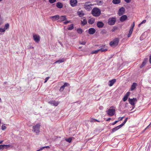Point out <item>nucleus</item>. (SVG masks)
Returning <instances> with one entry per match:
<instances>
[{
  "label": "nucleus",
  "instance_id": "obj_64",
  "mask_svg": "<svg viewBox=\"0 0 151 151\" xmlns=\"http://www.w3.org/2000/svg\"><path fill=\"white\" fill-rule=\"evenodd\" d=\"M2 0H0V2Z\"/></svg>",
  "mask_w": 151,
  "mask_h": 151
},
{
  "label": "nucleus",
  "instance_id": "obj_43",
  "mask_svg": "<svg viewBox=\"0 0 151 151\" xmlns=\"http://www.w3.org/2000/svg\"><path fill=\"white\" fill-rule=\"evenodd\" d=\"M90 121L91 122H99V121L98 120H97L95 119H92Z\"/></svg>",
  "mask_w": 151,
  "mask_h": 151
},
{
  "label": "nucleus",
  "instance_id": "obj_10",
  "mask_svg": "<svg viewBox=\"0 0 151 151\" xmlns=\"http://www.w3.org/2000/svg\"><path fill=\"white\" fill-rule=\"evenodd\" d=\"M77 3V0H70V3L72 7H75L76 6Z\"/></svg>",
  "mask_w": 151,
  "mask_h": 151
},
{
  "label": "nucleus",
  "instance_id": "obj_60",
  "mask_svg": "<svg viewBox=\"0 0 151 151\" xmlns=\"http://www.w3.org/2000/svg\"><path fill=\"white\" fill-rule=\"evenodd\" d=\"M142 24H141V23L139 25V26Z\"/></svg>",
  "mask_w": 151,
  "mask_h": 151
},
{
  "label": "nucleus",
  "instance_id": "obj_59",
  "mask_svg": "<svg viewBox=\"0 0 151 151\" xmlns=\"http://www.w3.org/2000/svg\"><path fill=\"white\" fill-rule=\"evenodd\" d=\"M40 150H40V149H39V150H37L36 151H40Z\"/></svg>",
  "mask_w": 151,
  "mask_h": 151
},
{
  "label": "nucleus",
  "instance_id": "obj_45",
  "mask_svg": "<svg viewBox=\"0 0 151 151\" xmlns=\"http://www.w3.org/2000/svg\"><path fill=\"white\" fill-rule=\"evenodd\" d=\"M117 28V27H114L112 29V32H114V31L116 30Z\"/></svg>",
  "mask_w": 151,
  "mask_h": 151
},
{
  "label": "nucleus",
  "instance_id": "obj_18",
  "mask_svg": "<svg viewBox=\"0 0 151 151\" xmlns=\"http://www.w3.org/2000/svg\"><path fill=\"white\" fill-rule=\"evenodd\" d=\"M97 26L98 28H102L104 26V24L102 22L99 21L97 23Z\"/></svg>",
  "mask_w": 151,
  "mask_h": 151
},
{
  "label": "nucleus",
  "instance_id": "obj_28",
  "mask_svg": "<svg viewBox=\"0 0 151 151\" xmlns=\"http://www.w3.org/2000/svg\"><path fill=\"white\" fill-rule=\"evenodd\" d=\"M87 23V20L86 19H84L83 20V21H81V24L83 25H84L86 24Z\"/></svg>",
  "mask_w": 151,
  "mask_h": 151
},
{
  "label": "nucleus",
  "instance_id": "obj_55",
  "mask_svg": "<svg viewBox=\"0 0 151 151\" xmlns=\"http://www.w3.org/2000/svg\"><path fill=\"white\" fill-rule=\"evenodd\" d=\"M44 147H45V148H49V149L50 148V147L48 146H44Z\"/></svg>",
  "mask_w": 151,
  "mask_h": 151
},
{
  "label": "nucleus",
  "instance_id": "obj_52",
  "mask_svg": "<svg viewBox=\"0 0 151 151\" xmlns=\"http://www.w3.org/2000/svg\"><path fill=\"white\" fill-rule=\"evenodd\" d=\"M146 20L145 19L144 20H143L141 23V24H143V23H145L146 22Z\"/></svg>",
  "mask_w": 151,
  "mask_h": 151
},
{
  "label": "nucleus",
  "instance_id": "obj_29",
  "mask_svg": "<svg viewBox=\"0 0 151 151\" xmlns=\"http://www.w3.org/2000/svg\"><path fill=\"white\" fill-rule=\"evenodd\" d=\"M77 32L78 33L81 34L83 32V30L81 28H78L77 30Z\"/></svg>",
  "mask_w": 151,
  "mask_h": 151
},
{
  "label": "nucleus",
  "instance_id": "obj_5",
  "mask_svg": "<svg viewBox=\"0 0 151 151\" xmlns=\"http://www.w3.org/2000/svg\"><path fill=\"white\" fill-rule=\"evenodd\" d=\"M116 18L112 17L108 19V23L109 24L112 25H114L116 22Z\"/></svg>",
  "mask_w": 151,
  "mask_h": 151
},
{
  "label": "nucleus",
  "instance_id": "obj_53",
  "mask_svg": "<svg viewBox=\"0 0 151 151\" xmlns=\"http://www.w3.org/2000/svg\"><path fill=\"white\" fill-rule=\"evenodd\" d=\"M151 124V122L149 124V125L145 129V130H144V131L146 129H147L150 126V125Z\"/></svg>",
  "mask_w": 151,
  "mask_h": 151
},
{
  "label": "nucleus",
  "instance_id": "obj_16",
  "mask_svg": "<svg viewBox=\"0 0 151 151\" xmlns=\"http://www.w3.org/2000/svg\"><path fill=\"white\" fill-rule=\"evenodd\" d=\"M59 15H56L54 16H51L50 17V19H52V20L53 21L56 20H59Z\"/></svg>",
  "mask_w": 151,
  "mask_h": 151
},
{
  "label": "nucleus",
  "instance_id": "obj_63",
  "mask_svg": "<svg viewBox=\"0 0 151 151\" xmlns=\"http://www.w3.org/2000/svg\"><path fill=\"white\" fill-rule=\"evenodd\" d=\"M102 32H104V33H106V32H104L103 31H102Z\"/></svg>",
  "mask_w": 151,
  "mask_h": 151
},
{
  "label": "nucleus",
  "instance_id": "obj_25",
  "mask_svg": "<svg viewBox=\"0 0 151 151\" xmlns=\"http://www.w3.org/2000/svg\"><path fill=\"white\" fill-rule=\"evenodd\" d=\"M147 60V58L145 59L142 64L140 66V68H142L145 65L146 63Z\"/></svg>",
  "mask_w": 151,
  "mask_h": 151
},
{
  "label": "nucleus",
  "instance_id": "obj_33",
  "mask_svg": "<svg viewBox=\"0 0 151 151\" xmlns=\"http://www.w3.org/2000/svg\"><path fill=\"white\" fill-rule=\"evenodd\" d=\"M127 119H128L127 118H126L124 120L122 124H121L120 125L122 127H123L126 123V122L127 121Z\"/></svg>",
  "mask_w": 151,
  "mask_h": 151
},
{
  "label": "nucleus",
  "instance_id": "obj_32",
  "mask_svg": "<svg viewBox=\"0 0 151 151\" xmlns=\"http://www.w3.org/2000/svg\"><path fill=\"white\" fill-rule=\"evenodd\" d=\"M133 31V30H132V29H130V30H129V34L128 35V37H130L131 35L132 34V32Z\"/></svg>",
  "mask_w": 151,
  "mask_h": 151
},
{
  "label": "nucleus",
  "instance_id": "obj_22",
  "mask_svg": "<svg viewBox=\"0 0 151 151\" xmlns=\"http://www.w3.org/2000/svg\"><path fill=\"white\" fill-rule=\"evenodd\" d=\"M137 86V84L135 83H133L132 85L131 86V88H130V90L132 91L134 90L136 88Z\"/></svg>",
  "mask_w": 151,
  "mask_h": 151
},
{
  "label": "nucleus",
  "instance_id": "obj_11",
  "mask_svg": "<svg viewBox=\"0 0 151 151\" xmlns=\"http://www.w3.org/2000/svg\"><path fill=\"white\" fill-rule=\"evenodd\" d=\"M66 16L65 15L61 16H59L58 22H62L66 20Z\"/></svg>",
  "mask_w": 151,
  "mask_h": 151
},
{
  "label": "nucleus",
  "instance_id": "obj_14",
  "mask_svg": "<svg viewBox=\"0 0 151 151\" xmlns=\"http://www.w3.org/2000/svg\"><path fill=\"white\" fill-rule=\"evenodd\" d=\"M96 31L94 28H91L88 29V33L90 35H93L95 33Z\"/></svg>",
  "mask_w": 151,
  "mask_h": 151
},
{
  "label": "nucleus",
  "instance_id": "obj_8",
  "mask_svg": "<svg viewBox=\"0 0 151 151\" xmlns=\"http://www.w3.org/2000/svg\"><path fill=\"white\" fill-rule=\"evenodd\" d=\"M137 101V100L136 98H133L132 99L129 98L128 99L129 103L132 105H134V102H136Z\"/></svg>",
  "mask_w": 151,
  "mask_h": 151
},
{
  "label": "nucleus",
  "instance_id": "obj_15",
  "mask_svg": "<svg viewBox=\"0 0 151 151\" xmlns=\"http://www.w3.org/2000/svg\"><path fill=\"white\" fill-rule=\"evenodd\" d=\"M127 18V17L126 15H123L120 17V20L121 22H123L125 21Z\"/></svg>",
  "mask_w": 151,
  "mask_h": 151
},
{
  "label": "nucleus",
  "instance_id": "obj_13",
  "mask_svg": "<svg viewBox=\"0 0 151 151\" xmlns=\"http://www.w3.org/2000/svg\"><path fill=\"white\" fill-rule=\"evenodd\" d=\"M34 40L36 42H38L40 41V37L39 35H34L33 36Z\"/></svg>",
  "mask_w": 151,
  "mask_h": 151
},
{
  "label": "nucleus",
  "instance_id": "obj_24",
  "mask_svg": "<svg viewBox=\"0 0 151 151\" xmlns=\"http://www.w3.org/2000/svg\"><path fill=\"white\" fill-rule=\"evenodd\" d=\"M56 6L58 8L61 9L63 7V5L62 3L58 2L56 3Z\"/></svg>",
  "mask_w": 151,
  "mask_h": 151
},
{
  "label": "nucleus",
  "instance_id": "obj_23",
  "mask_svg": "<svg viewBox=\"0 0 151 151\" xmlns=\"http://www.w3.org/2000/svg\"><path fill=\"white\" fill-rule=\"evenodd\" d=\"M95 20L94 18H92L88 19V22L89 24H92L94 23Z\"/></svg>",
  "mask_w": 151,
  "mask_h": 151
},
{
  "label": "nucleus",
  "instance_id": "obj_37",
  "mask_svg": "<svg viewBox=\"0 0 151 151\" xmlns=\"http://www.w3.org/2000/svg\"><path fill=\"white\" fill-rule=\"evenodd\" d=\"M134 25H135V23H134V22L132 23V24L131 25V27L130 29L133 30V28L134 27Z\"/></svg>",
  "mask_w": 151,
  "mask_h": 151
},
{
  "label": "nucleus",
  "instance_id": "obj_27",
  "mask_svg": "<svg viewBox=\"0 0 151 151\" xmlns=\"http://www.w3.org/2000/svg\"><path fill=\"white\" fill-rule=\"evenodd\" d=\"M112 3L114 4H118L120 3V0H113Z\"/></svg>",
  "mask_w": 151,
  "mask_h": 151
},
{
  "label": "nucleus",
  "instance_id": "obj_1",
  "mask_svg": "<svg viewBox=\"0 0 151 151\" xmlns=\"http://www.w3.org/2000/svg\"><path fill=\"white\" fill-rule=\"evenodd\" d=\"M92 14L94 17H99L101 14V11L100 10L97 8H94L92 10Z\"/></svg>",
  "mask_w": 151,
  "mask_h": 151
},
{
  "label": "nucleus",
  "instance_id": "obj_47",
  "mask_svg": "<svg viewBox=\"0 0 151 151\" xmlns=\"http://www.w3.org/2000/svg\"><path fill=\"white\" fill-rule=\"evenodd\" d=\"M50 77H46L45 78V81H44V83H46L47 81V80L49 79V78Z\"/></svg>",
  "mask_w": 151,
  "mask_h": 151
},
{
  "label": "nucleus",
  "instance_id": "obj_21",
  "mask_svg": "<svg viewBox=\"0 0 151 151\" xmlns=\"http://www.w3.org/2000/svg\"><path fill=\"white\" fill-rule=\"evenodd\" d=\"M130 92H127L124 96L123 98V101H126L129 95H130Z\"/></svg>",
  "mask_w": 151,
  "mask_h": 151
},
{
  "label": "nucleus",
  "instance_id": "obj_50",
  "mask_svg": "<svg viewBox=\"0 0 151 151\" xmlns=\"http://www.w3.org/2000/svg\"><path fill=\"white\" fill-rule=\"evenodd\" d=\"M119 122V121H116L114 122H113L112 124V125H115V124H116L117 123Z\"/></svg>",
  "mask_w": 151,
  "mask_h": 151
},
{
  "label": "nucleus",
  "instance_id": "obj_46",
  "mask_svg": "<svg viewBox=\"0 0 151 151\" xmlns=\"http://www.w3.org/2000/svg\"><path fill=\"white\" fill-rule=\"evenodd\" d=\"M97 4L98 5H102V2L101 1H98Z\"/></svg>",
  "mask_w": 151,
  "mask_h": 151
},
{
  "label": "nucleus",
  "instance_id": "obj_54",
  "mask_svg": "<svg viewBox=\"0 0 151 151\" xmlns=\"http://www.w3.org/2000/svg\"><path fill=\"white\" fill-rule=\"evenodd\" d=\"M45 148V147H41L40 149V150H43V149H44Z\"/></svg>",
  "mask_w": 151,
  "mask_h": 151
},
{
  "label": "nucleus",
  "instance_id": "obj_7",
  "mask_svg": "<svg viewBox=\"0 0 151 151\" xmlns=\"http://www.w3.org/2000/svg\"><path fill=\"white\" fill-rule=\"evenodd\" d=\"M125 10V9L124 7L120 8L118 11V14L120 16L124 14Z\"/></svg>",
  "mask_w": 151,
  "mask_h": 151
},
{
  "label": "nucleus",
  "instance_id": "obj_26",
  "mask_svg": "<svg viewBox=\"0 0 151 151\" xmlns=\"http://www.w3.org/2000/svg\"><path fill=\"white\" fill-rule=\"evenodd\" d=\"M78 15L80 17H82L84 15V14L83 11H78L77 12Z\"/></svg>",
  "mask_w": 151,
  "mask_h": 151
},
{
  "label": "nucleus",
  "instance_id": "obj_56",
  "mask_svg": "<svg viewBox=\"0 0 151 151\" xmlns=\"http://www.w3.org/2000/svg\"><path fill=\"white\" fill-rule=\"evenodd\" d=\"M111 119V118H109L108 119H107L106 120V121H109Z\"/></svg>",
  "mask_w": 151,
  "mask_h": 151
},
{
  "label": "nucleus",
  "instance_id": "obj_49",
  "mask_svg": "<svg viewBox=\"0 0 151 151\" xmlns=\"http://www.w3.org/2000/svg\"><path fill=\"white\" fill-rule=\"evenodd\" d=\"M124 117H119V121H121L124 118Z\"/></svg>",
  "mask_w": 151,
  "mask_h": 151
},
{
  "label": "nucleus",
  "instance_id": "obj_4",
  "mask_svg": "<svg viewBox=\"0 0 151 151\" xmlns=\"http://www.w3.org/2000/svg\"><path fill=\"white\" fill-rule=\"evenodd\" d=\"M119 41V39L118 38H116L112 41L109 44L111 47H115L118 45Z\"/></svg>",
  "mask_w": 151,
  "mask_h": 151
},
{
  "label": "nucleus",
  "instance_id": "obj_12",
  "mask_svg": "<svg viewBox=\"0 0 151 151\" xmlns=\"http://www.w3.org/2000/svg\"><path fill=\"white\" fill-rule=\"evenodd\" d=\"M92 6V5L91 4L89 5L85 4L84 7L88 11H90L92 9L91 7Z\"/></svg>",
  "mask_w": 151,
  "mask_h": 151
},
{
  "label": "nucleus",
  "instance_id": "obj_42",
  "mask_svg": "<svg viewBox=\"0 0 151 151\" xmlns=\"http://www.w3.org/2000/svg\"><path fill=\"white\" fill-rule=\"evenodd\" d=\"M11 146V145H5V149H7L9 147H10Z\"/></svg>",
  "mask_w": 151,
  "mask_h": 151
},
{
  "label": "nucleus",
  "instance_id": "obj_51",
  "mask_svg": "<svg viewBox=\"0 0 151 151\" xmlns=\"http://www.w3.org/2000/svg\"><path fill=\"white\" fill-rule=\"evenodd\" d=\"M124 0L125 1V2H127V3H129L131 1V0Z\"/></svg>",
  "mask_w": 151,
  "mask_h": 151
},
{
  "label": "nucleus",
  "instance_id": "obj_6",
  "mask_svg": "<svg viewBox=\"0 0 151 151\" xmlns=\"http://www.w3.org/2000/svg\"><path fill=\"white\" fill-rule=\"evenodd\" d=\"M115 110L114 109H109L107 111V114L110 116H113L115 113Z\"/></svg>",
  "mask_w": 151,
  "mask_h": 151
},
{
  "label": "nucleus",
  "instance_id": "obj_61",
  "mask_svg": "<svg viewBox=\"0 0 151 151\" xmlns=\"http://www.w3.org/2000/svg\"><path fill=\"white\" fill-rule=\"evenodd\" d=\"M88 3H89L88 2H86V4H88Z\"/></svg>",
  "mask_w": 151,
  "mask_h": 151
},
{
  "label": "nucleus",
  "instance_id": "obj_9",
  "mask_svg": "<svg viewBox=\"0 0 151 151\" xmlns=\"http://www.w3.org/2000/svg\"><path fill=\"white\" fill-rule=\"evenodd\" d=\"M48 103L52 105L56 106L59 104V102L55 101H49Z\"/></svg>",
  "mask_w": 151,
  "mask_h": 151
},
{
  "label": "nucleus",
  "instance_id": "obj_35",
  "mask_svg": "<svg viewBox=\"0 0 151 151\" xmlns=\"http://www.w3.org/2000/svg\"><path fill=\"white\" fill-rule=\"evenodd\" d=\"M5 145H0V150H3L4 149H5Z\"/></svg>",
  "mask_w": 151,
  "mask_h": 151
},
{
  "label": "nucleus",
  "instance_id": "obj_62",
  "mask_svg": "<svg viewBox=\"0 0 151 151\" xmlns=\"http://www.w3.org/2000/svg\"><path fill=\"white\" fill-rule=\"evenodd\" d=\"M1 98H0V102H1Z\"/></svg>",
  "mask_w": 151,
  "mask_h": 151
},
{
  "label": "nucleus",
  "instance_id": "obj_40",
  "mask_svg": "<svg viewBox=\"0 0 151 151\" xmlns=\"http://www.w3.org/2000/svg\"><path fill=\"white\" fill-rule=\"evenodd\" d=\"M6 127L4 125V124L3 125L1 126V129L2 130H4L6 129Z\"/></svg>",
  "mask_w": 151,
  "mask_h": 151
},
{
  "label": "nucleus",
  "instance_id": "obj_19",
  "mask_svg": "<svg viewBox=\"0 0 151 151\" xmlns=\"http://www.w3.org/2000/svg\"><path fill=\"white\" fill-rule=\"evenodd\" d=\"M116 81L115 79L109 81L108 82V84L110 86H112Z\"/></svg>",
  "mask_w": 151,
  "mask_h": 151
},
{
  "label": "nucleus",
  "instance_id": "obj_34",
  "mask_svg": "<svg viewBox=\"0 0 151 151\" xmlns=\"http://www.w3.org/2000/svg\"><path fill=\"white\" fill-rule=\"evenodd\" d=\"M9 24H6L5 25L4 28L5 30L7 29L9 27Z\"/></svg>",
  "mask_w": 151,
  "mask_h": 151
},
{
  "label": "nucleus",
  "instance_id": "obj_2",
  "mask_svg": "<svg viewBox=\"0 0 151 151\" xmlns=\"http://www.w3.org/2000/svg\"><path fill=\"white\" fill-rule=\"evenodd\" d=\"M40 125L39 124H37L36 125L33 126L32 131L35 132L37 134H38L40 132Z\"/></svg>",
  "mask_w": 151,
  "mask_h": 151
},
{
  "label": "nucleus",
  "instance_id": "obj_58",
  "mask_svg": "<svg viewBox=\"0 0 151 151\" xmlns=\"http://www.w3.org/2000/svg\"><path fill=\"white\" fill-rule=\"evenodd\" d=\"M102 108H103V107L101 106H100V107H99L100 109H101Z\"/></svg>",
  "mask_w": 151,
  "mask_h": 151
},
{
  "label": "nucleus",
  "instance_id": "obj_48",
  "mask_svg": "<svg viewBox=\"0 0 151 151\" xmlns=\"http://www.w3.org/2000/svg\"><path fill=\"white\" fill-rule=\"evenodd\" d=\"M63 85L65 87L69 86V84L68 83H65Z\"/></svg>",
  "mask_w": 151,
  "mask_h": 151
},
{
  "label": "nucleus",
  "instance_id": "obj_3",
  "mask_svg": "<svg viewBox=\"0 0 151 151\" xmlns=\"http://www.w3.org/2000/svg\"><path fill=\"white\" fill-rule=\"evenodd\" d=\"M104 46H101L99 47V48L97 50L93 51L92 52V54H96L98 53L99 51H101V52H105L107 50L106 48H104Z\"/></svg>",
  "mask_w": 151,
  "mask_h": 151
},
{
  "label": "nucleus",
  "instance_id": "obj_17",
  "mask_svg": "<svg viewBox=\"0 0 151 151\" xmlns=\"http://www.w3.org/2000/svg\"><path fill=\"white\" fill-rule=\"evenodd\" d=\"M65 60L66 59L64 58H63L61 59H60L58 60H57L55 62L54 64H56L57 63H62L65 62Z\"/></svg>",
  "mask_w": 151,
  "mask_h": 151
},
{
  "label": "nucleus",
  "instance_id": "obj_20",
  "mask_svg": "<svg viewBox=\"0 0 151 151\" xmlns=\"http://www.w3.org/2000/svg\"><path fill=\"white\" fill-rule=\"evenodd\" d=\"M122 127H121V126L120 125H119L118 126L113 128L112 129L111 133H113V132H115L117 130L119 129L120 128Z\"/></svg>",
  "mask_w": 151,
  "mask_h": 151
},
{
  "label": "nucleus",
  "instance_id": "obj_44",
  "mask_svg": "<svg viewBox=\"0 0 151 151\" xmlns=\"http://www.w3.org/2000/svg\"><path fill=\"white\" fill-rule=\"evenodd\" d=\"M5 29L4 28L2 29L1 28H0V32H4L5 31Z\"/></svg>",
  "mask_w": 151,
  "mask_h": 151
},
{
  "label": "nucleus",
  "instance_id": "obj_38",
  "mask_svg": "<svg viewBox=\"0 0 151 151\" xmlns=\"http://www.w3.org/2000/svg\"><path fill=\"white\" fill-rule=\"evenodd\" d=\"M64 86L63 85L62 86H61L60 89V91H62L65 88Z\"/></svg>",
  "mask_w": 151,
  "mask_h": 151
},
{
  "label": "nucleus",
  "instance_id": "obj_41",
  "mask_svg": "<svg viewBox=\"0 0 151 151\" xmlns=\"http://www.w3.org/2000/svg\"><path fill=\"white\" fill-rule=\"evenodd\" d=\"M56 0H49V2L51 4L53 3L56 1Z\"/></svg>",
  "mask_w": 151,
  "mask_h": 151
},
{
  "label": "nucleus",
  "instance_id": "obj_57",
  "mask_svg": "<svg viewBox=\"0 0 151 151\" xmlns=\"http://www.w3.org/2000/svg\"><path fill=\"white\" fill-rule=\"evenodd\" d=\"M3 141V140L1 141H0V144H2Z\"/></svg>",
  "mask_w": 151,
  "mask_h": 151
},
{
  "label": "nucleus",
  "instance_id": "obj_36",
  "mask_svg": "<svg viewBox=\"0 0 151 151\" xmlns=\"http://www.w3.org/2000/svg\"><path fill=\"white\" fill-rule=\"evenodd\" d=\"M79 43L81 45H85L86 44V42L85 41H80Z\"/></svg>",
  "mask_w": 151,
  "mask_h": 151
},
{
  "label": "nucleus",
  "instance_id": "obj_30",
  "mask_svg": "<svg viewBox=\"0 0 151 151\" xmlns=\"http://www.w3.org/2000/svg\"><path fill=\"white\" fill-rule=\"evenodd\" d=\"M74 28L73 25V24L70 25V26L68 28V29L69 30H72Z\"/></svg>",
  "mask_w": 151,
  "mask_h": 151
},
{
  "label": "nucleus",
  "instance_id": "obj_39",
  "mask_svg": "<svg viewBox=\"0 0 151 151\" xmlns=\"http://www.w3.org/2000/svg\"><path fill=\"white\" fill-rule=\"evenodd\" d=\"M70 20H66L65 22H64L63 23L64 24H66L70 22Z\"/></svg>",
  "mask_w": 151,
  "mask_h": 151
},
{
  "label": "nucleus",
  "instance_id": "obj_31",
  "mask_svg": "<svg viewBox=\"0 0 151 151\" xmlns=\"http://www.w3.org/2000/svg\"><path fill=\"white\" fill-rule=\"evenodd\" d=\"M72 140V139L71 137H70L68 138H66L65 139V140H66V141L69 143H70L71 142Z\"/></svg>",
  "mask_w": 151,
  "mask_h": 151
}]
</instances>
